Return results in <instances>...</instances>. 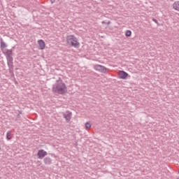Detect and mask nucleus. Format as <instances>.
<instances>
[{
	"instance_id": "dca6fc26",
	"label": "nucleus",
	"mask_w": 179,
	"mask_h": 179,
	"mask_svg": "<svg viewBox=\"0 0 179 179\" xmlns=\"http://www.w3.org/2000/svg\"><path fill=\"white\" fill-rule=\"evenodd\" d=\"M152 22H154L155 23H157V20H156V19H155V18L152 19Z\"/></svg>"
},
{
	"instance_id": "f03ea898",
	"label": "nucleus",
	"mask_w": 179,
	"mask_h": 179,
	"mask_svg": "<svg viewBox=\"0 0 179 179\" xmlns=\"http://www.w3.org/2000/svg\"><path fill=\"white\" fill-rule=\"evenodd\" d=\"M66 43L71 47H74V48H79V41H78V38H76L74 35H69L66 36Z\"/></svg>"
},
{
	"instance_id": "4468645a",
	"label": "nucleus",
	"mask_w": 179,
	"mask_h": 179,
	"mask_svg": "<svg viewBox=\"0 0 179 179\" xmlns=\"http://www.w3.org/2000/svg\"><path fill=\"white\" fill-rule=\"evenodd\" d=\"M131 34H132V32L131 30H127L125 32L126 37H131Z\"/></svg>"
},
{
	"instance_id": "1a4fd4ad",
	"label": "nucleus",
	"mask_w": 179,
	"mask_h": 179,
	"mask_svg": "<svg viewBox=\"0 0 179 179\" xmlns=\"http://www.w3.org/2000/svg\"><path fill=\"white\" fill-rule=\"evenodd\" d=\"M8 47V45L6 44L5 42H3V39L2 38H0V48L1 51H3L4 48H6Z\"/></svg>"
},
{
	"instance_id": "a211bd4d",
	"label": "nucleus",
	"mask_w": 179,
	"mask_h": 179,
	"mask_svg": "<svg viewBox=\"0 0 179 179\" xmlns=\"http://www.w3.org/2000/svg\"><path fill=\"white\" fill-rule=\"evenodd\" d=\"M104 23H106L104 21L102 22V24H104Z\"/></svg>"
},
{
	"instance_id": "2eb2a0df",
	"label": "nucleus",
	"mask_w": 179,
	"mask_h": 179,
	"mask_svg": "<svg viewBox=\"0 0 179 179\" xmlns=\"http://www.w3.org/2000/svg\"><path fill=\"white\" fill-rule=\"evenodd\" d=\"M6 138L8 139V141L12 139V135H11V133L10 131H8L6 134Z\"/></svg>"
},
{
	"instance_id": "9d476101",
	"label": "nucleus",
	"mask_w": 179,
	"mask_h": 179,
	"mask_svg": "<svg viewBox=\"0 0 179 179\" xmlns=\"http://www.w3.org/2000/svg\"><path fill=\"white\" fill-rule=\"evenodd\" d=\"M173 8L176 12H179V1H176L173 3Z\"/></svg>"
},
{
	"instance_id": "6e6552de",
	"label": "nucleus",
	"mask_w": 179,
	"mask_h": 179,
	"mask_svg": "<svg viewBox=\"0 0 179 179\" xmlns=\"http://www.w3.org/2000/svg\"><path fill=\"white\" fill-rule=\"evenodd\" d=\"M38 44L39 45V50H44V48H45V42H44L43 39L38 40Z\"/></svg>"
},
{
	"instance_id": "f8f14e48",
	"label": "nucleus",
	"mask_w": 179,
	"mask_h": 179,
	"mask_svg": "<svg viewBox=\"0 0 179 179\" xmlns=\"http://www.w3.org/2000/svg\"><path fill=\"white\" fill-rule=\"evenodd\" d=\"M51 162H52V160H51V158H50V157H46L44 159L45 164H51Z\"/></svg>"
},
{
	"instance_id": "f257e3e1",
	"label": "nucleus",
	"mask_w": 179,
	"mask_h": 179,
	"mask_svg": "<svg viewBox=\"0 0 179 179\" xmlns=\"http://www.w3.org/2000/svg\"><path fill=\"white\" fill-rule=\"evenodd\" d=\"M13 50L12 49H6L3 50V54L5 55L7 59V65L8 66L9 72L13 71Z\"/></svg>"
},
{
	"instance_id": "39448f33",
	"label": "nucleus",
	"mask_w": 179,
	"mask_h": 179,
	"mask_svg": "<svg viewBox=\"0 0 179 179\" xmlns=\"http://www.w3.org/2000/svg\"><path fill=\"white\" fill-rule=\"evenodd\" d=\"M47 155H48L47 153V151L44 150H39L37 153L38 159H44V157H45Z\"/></svg>"
},
{
	"instance_id": "423d86ee",
	"label": "nucleus",
	"mask_w": 179,
	"mask_h": 179,
	"mask_svg": "<svg viewBox=\"0 0 179 179\" xmlns=\"http://www.w3.org/2000/svg\"><path fill=\"white\" fill-rule=\"evenodd\" d=\"M64 117L65 118L66 122H69L72 118V112L66 111L64 113Z\"/></svg>"
},
{
	"instance_id": "7ed1b4c3",
	"label": "nucleus",
	"mask_w": 179,
	"mask_h": 179,
	"mask_svg": "<svg viewBox=\"0 0 179 179\" xmlns=\"http://www.w3.org/2000/svg\"><path fill=\"white\" fill-rule=\"evenodd\" d=\"M52 90H66V85L64 83L61 78H59L55 84L53 85Z\"/></svg>"
},
{
	"instance_id": "20e7f679",
	"label": "nucleus",
	"mask_w": 179,
	"mask_h": 179,
	"mask_svg": "<svg viewBox=\"0 0 179 179\" xmlns=\"http://www.w3.org/2000/svg\"><path fill=\"white\" fill-rule=\"evenodd\" d=\"M94 71L101 72V73H106L107 72V68L100 64H96L94 66Z\"/></svg>"
},
{
	"instance_id": "ddd939ff",
	"label": "nucleus",
	"mask_w": 179,
	"mask_h": 179,
	"mask_svg": "<svg viewBox=\"0 0 179 179\" xmlns=\"http://www.w3.org/2000/svg\"><path fill=\"white\" fill-rule=\"evenodd\" d=\"M90 128H92V124H90L89 122H87L85 123V129L88 131V129H90Z\"/></svg>"
},
{
	"instance_id": "0eeeda50",
	"label": "nucleus",
	"mask_w": 179,
	"mask_h": 179,
	"mask_svg": "<svg viewBox=\"0 0 179 179\" xmlns=\"http://www.w3.org/2000/svg\"><path fill=\"white\" fill-rule=\"evenodd\" d=\"M119 78L120 79H123V80L127 79V78H128V73L124 71H120L119 73Z\"/></svg>"
},
{
	"instance_id": "9b49d317",
	"label": "nucleus",
	"mask_w": 179,
	"mask_h": 179,
	"mask_svg": "<svg viewBox=\"0 0 179 179\" xmlns=\"http://www.w3.org/2000/svg\"><path fill=\"white\" fill-rule=\"evenodd\" d=\"M55 94H56V96H59V94H65V91H64V90H55Z\"/></svg>"
},
{
	"instance_id": "6ab92c4d",
	"label": "nucleus",
	"mask_w": 179,
	"mask_h": 179,
	"mask_svg": "<svg viewBox=\"0 0 179 179\" xmlns=\"http://www.w3.org/2000/svg\"><path fill=\"white\" fill-rule=\"evenodd\" d=\"M177 179H179V178H177Z\"/></svg>"
},
{
	"instance_id": "f3484780",
	"label": "nucleus",
	"mask_w": 179,
	"mask_h": 179,
	"mask_svg": "<svg viewBox=\"0 0 179 179\" xmlns=\"http://www.w3.org/2000/svg\"><path fill=\"white\" fill-rule=\"evenodd\" d=\"M51 3H54L55 2V0H50Z\"/></svg>"
}]
</instances>
